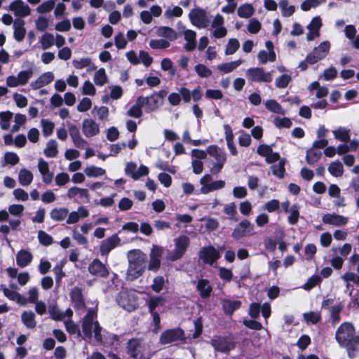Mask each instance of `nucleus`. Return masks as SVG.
<instances>
[{"mask_svg":"<svg viewBox=\"0 0 359 359\" xmlns=\"http://www.w3.org/2000/svg\"><path fill=\"white\" fill-rule=\"evenodd\" d=\"M335 338L339 346L347 350L349 356L359 351V337L356 335L352 324L343 323L337 330Z\"/></svg>","mask_w":359,"mask_h":359,"instance_id":"1","label":"nucleus"},{"mask_svg":"<svg viewBox=\"0 0 359 359\" xmlns=\"http://www.w3.org/2000/svg\"><path fill=\"white\" fill-rule=\"evenodd\" d=\"M128 268L126 278L134 280L140 277L144 271L147 256L140 250H132L128 252Z\"/></svg>","mask_w":359,"mask_h":359,"instance_id":"2","label":"nucleus"},{"mask_svg":"<svg viewBox=\"0 0 359 359\" xmlns=\"http://www.w3.org/2000/svg\"><path fill=\"white\" fill-rule=\"evenodd\" d=\"M96 318L97 311L89 309L83 319L82 330L86 337L90 338L93 333L95 339L100 342L102 341V328L100 326Z\"/></svg>","mask_w":359,"mask_h":359,"instance_id":"3","label":"nucleus"},{"mask_svg":"<svg viewBox=\"0 0 359 359\" xmlns=\"http://www.w3.org/2000/svg\"><path fill=\"white\" fill-rule=\"evenodd\" d=\"M207 153L213 158L210 172L213 175L218 174L226 162V152L216 145H210L207 148Z\"/></svg>","mask_w":359,"mask_h":359,"instance_id":"4","label":"nucleus"},{"mask_svg":"<svg viewBox=\"0 0 359 359\" xmlns=\"http://www.w3.org/2000/svg\"><path fill=\"white\" fill-rule=\"evenodd\" d=\"M166 94L167 92L165 90H161L150 95L149 96L138 97L139 102L141 101L147 113H151L157 110L163 104V99Z\"/></svg>","mask_w":359,"mask_h":359,"instance_id":"5","label":"nucleus"},{"mask_svg":"<svg viewBox=\"0 0 359 359\" xmlns=\"http://www.w3.org/2000/svg\"><path fill=\"white\" fill-rule=\"evenodd\" d=\"M118 305L128 311H133L138 307L137 292L134 290L121 291L118 297Z\"/></svg>","mask_w":359,"mask_h":359,"instance_id":"6","label":"nucleus"},{"mask_svg":"<svg viewBox=\"0 0 359 359\" xmlns=\"http://www.w3.org/2000/svg\"><path fill=\"white\" fill-rule=\"evenodd\" d=\"M248 81L256 83H271L273 80V71L267 72L263 67H252L245 72Z\"/></svg>","mask_w":359,"mask_h":359,"instance_id":"7","label":"nucleus"},{"mask_svg":"<svg viewBox=\"0 0 359 359\" xmlns=\"http://www.w3.org/2000/svg\"><path fill=\"white\" fill-rule=\"evenodd\" d=\"M174 243L175 249L169 256V259L172 261L177 260L183 257L190 245V239L187 236L181 235L174 240Z\"/></svg>","mask_w":359,"mask_h":359,"instance_id":"8","label":"nucleus"},{"mask_svg":"<svg viewBox=\"0 0 359 359\" xmlns=\"http://www.w3.org/2000/svg\"><path fill=\"white\" fill-rule=\"evenodd\" d=\"M331 47L329 41L321 42L317 47H315L311 53L307 55V59L310 65H313L320 60H323L327 55Z\"/></svg>","mask_w":359,"mask_h":359,"instance_id":"9","label":"nucleus"},{"mask_svg":"<svg viewBox=\"0 0 359 359\" xmlns=\"http://www.w3.org/2000/svg\"><path fill=\"white\" fill-rule=\"evenodd\" d=\"M189 18L191 24L198 28H205L210 23L207 13L200 8L191 10Z\"/></svg>","mask_w":359,"mask_h":359,"instance_id":"10","label":"nucleus"},{"mask_svg":"<svg viewBox=\"0 0 359 359\" xmlns=\"http://www.w3.org/2000/svg\"><path fill=\"white\" fill-rule=\"evenodd\" d=\"M33 76L32 69L20 71L17 76H8L6 78V85L10 88L26 85Z\"/></svg>","mask_w":359,"mask_h":359,"instance_id":"11","label":"nucleus"},{"mask_svg":"<svg viewBox=\"0 0 359 359\" xmlns=\"http://www.w3.org/2000/svg\"><path fill=\"white\" fill-rule=\"evenodd\" d=\"M254 233L253 225L248 220L240 222L232 232V237L236 240H239L248 235H252Z\"/></svg>","mask_w":359,"mask_h":359,"instance_id":"12","label":"nucleus"},{"mask_svg":"<svg viewBox=\"0 0 359 359\" xmlns=\"http://www.w3.org/2000/svg\"><path fill=\"white\" fill-rule=\"evenodd\" d=\"M199 257L204 263L212 265L220 257V253L213 246H208L203 248L199 252Z\"/></svg>","mask_w":359,"mask_h":359,"instance_id":"13","label":"nucleus"},{"mask_svg":"<svg viewBox=\"0 0 359 359\" xmlns=\"http://www.w3.org/2000/svg\"><path fill=\"white\" fill-rule=\"evenodd\" d=\"M182 100L185 103L190 102L191 100L198 102L202 99V91L200 87L195 88L192 91L186 87H181L179 89Z\"/></svg>","mask_w":359,"mask_h":359,"instance_id":"14","label":"nucleus"},{"mask_svg":"<svg viewBox=\"0 0 359 359\" xmlns=\"http://www.w3.org/2000/svg\"><path fill=\"white\" fill-rule=\"evenodd\" d=\"M146 346L138 339H131L128 343V353L133 358H142Z\"/></svg>","mask_w":359,"mask_h":359,"instance_id":"15","label":"nucleus"},{"mask_svg":"<svg viewBox=\"0 0 359 359\" xmlns=\"http://www.w3.org/2000/svg\"><path fill=\"white\" fill-rule=\"evenodd\" d=\"M37 168L41 175L42 182L45 184H50L53 182L54 174L50 170L48 163L43 158H40L38 161Z\"/></svg>","mask_w":359,"mask_h":359,"instance_id":"16","label":"nucleus"},{"mask_svg":"<svg viewBox=\"0 0 359 359\" xmlns=\"http://www.w3.org/2000/svg\"><path fill=\"white\" fill-rule=\"evenodd\" d=\"M163 248L161 247L154 245L150 253V259L148 269L150 271H157L161 266V259L163 255Z\"/></svg>","mask_w":359,"mask_h":359,"instance_id":"17","label":"nucleus"},{"mask_svg":"<svg viewBox=\"0 0 359 359\" xmlns=\"http://www.w3.org/2000/svg\"><path fill=\"white\" fill-rule=\"evenodd\" d=\"M212 345L216 351L224 353L230 351L235 347L233 341L225 337H216L212 339Z\"/></svg>","mask_w":359,"mask_h":359,"instance_id":"18","label":"nucleus"},{"mask_svg":"<svg viewBox=\"0 0 359 359\" xmlns=\"http://www.w3.org/2000/svg\"><path fill=\"white\" fill-rule=\"evenodd\" d=\"M82 132L86 137H92L100 132V126L91 118H86L82 122Z\"/></svg>","mask_w":359,"mask_h":359,"instance_id":"19","label":"nucleus"},{"mask_svg":"<svg viewBox=\"0 0 359 359\" xmlns=\"http://www.w3.org/2000/svg\"><path fill=\"white\" fill-rule=\"evenodd\" d=\"M322 25V20L320 16H316L311 20L307 26V29L309 31L306 34L307 41H313L320 36V29Z\"/></svg>","mask_w":359,"mask_h":359,"instance_id":"20","label":"nucleus"},{"mask_svg":"<svg viewBox=\"0 0 359 359\" xmlns=\"http://www.w3.org/2000/svg\"><path fill=\"white\" fill-rule=\"evenodd\" d=\"M121 239L117 235H112L111 236L104 240L100 245V253L102 255H107L109 252L119 245Z\"/></svg>","mask_w":359,"mask_h":359,"instance_id":"21","label":"nucleus"},{"mask_svg":"<svg viewBox=\"0 0 359 359\" xmlns=\"http://www.w3.org/2000/svg\"><path fill=\"white\" fill-rule=\"evenodd\" d=\"M10 9L14 14L20 18H24L29 15L30 8L22 0H16L12 2L10 5Z\"/></svg>","mask_w":359,"mask_h":359,"instance_id":"22","label":"nucleus"},{"mask_svg":"<svg viewBox=\"0 0 359 359\" xmlns=\"http://www.w3.org/2000/svg\"><path fill=\"white\" fill-rule=\"evenodd\" d=\"M182 33L184 36V39L187 41L184 48L187 51H192L196 47V33L195 31L191 29H186L183 27Z\"/></svg>","mask_w":359,"mask_h":359,"instance_id":"23","label":"nucleus"},{"mask_svg":"<svg viewBox=\"0 0 359 359\" xmlns=\"http://www.w3.org/2000/svg\"><path fill=\"white\" fill-rule=\"evenodd\" d=\"M89 272L94 276L106 277L109 272L106 266L98 259H94L88 266Z\"/></svg>","mask_w":359,"mask_h":359,"instance_id":"24","label":"nucleus"},{"mask_svg":"<svg viewBox=\"0 0 359 359\" xmlns=\"http://www.w3.org/2000/svg\"><path fill=\"white\" fill-rule=\"evenodd\" d=\"M54 79V74L50 72H45L41 74L36 81H32L30 86L34 90L40 89L42 87L50 83Z\"/></svg>","mask_w":359,"mask_h":359,"instance_id":"25","label":"nucleus"},{"mask_svg":"<svg viewBox=\"0 0 359 359\" xmlns=\"http://www.w3.org/2000/svg\"><path fill=\"white\" fill-rule=\"evenodd\" d=\"M69 130L75 147L79 149H85L88 142L81 137L79 128L76 126H72Z\"/></svg>","mask_w":359,"mask_h":359,"instance_id":"26","label":"nucleus"},{"mask_svg":"<svg viewBox=\"0 0 359 359\" xmlns=\"http://www.w3.org/2000/svg\"><path fill=\"white\" fill-rule=\"evenodd\" d=\"M0 289L9 299L15 301L20 305H25L27 304L26 298L15 290L7 288L3 285H1Z\"/></svg>","mask_w":359,"mask_h":359,"instance_id":"27","label":"nucleus"},{"mask_svg":"<svg viewBox=\"0 0 359 359\" xmlns=\"http://www.w3.org/2000/svg\"><path fill=\"white\" fill-rule=\"evenodd\" d=\"M13 27L14 30V39L18 42L23 41L26 34L25 21L21 19L15 20L13 22Z\"/></svg>","mask_w":359,"mask_h":359,"instance_id":"28","label":"nucleus"},{"mask_svg":"<svg viewBox=\"0 0 359 359\" xmlns=\"http://www.w3.org/2000/svg\"><path fill=\"white\" fill-rule=\"evenodd\" d=\"M182 334V330L180 329L168 330L161 334L160 340L162 344H169L179 339Z\"/></svg>","mask_w":359,"mask_h":359,"instance_id":"29","label":"nucleus"},{"mask_svg":"<svg viewBox=\"0 0 359 359\" xmlns=\"http://www.w3.org/2000/svg\"><path fill=\"white\" fill-rule=\"evenodd\" d=\"M32 253L26 250H20L16 255V264L20 268H25L32 261Z\"/></svg>","mask_w":359,"mask_h":359,"instance_id":"30","label":"nucleus"},{"mask_svg":"<svg viewBox=\"0 0 359 359\" xmlns=\"http://www.w3.org/2000/svg\"><path fill=\"white\" fill-rule=\"evenodd\" d=\"M283 208L286 212L289 213L288 222L290 224H297L299 217V208L294 204L290 206V203H284Z\"/></svg>","mask_w":359,"mask_h":359,"instance_id":"31","label":"nucleus"},{"mask_svg":"<svg viewBox=\"0 0 359 359\" xmlns=\"http://www.w3.org/2000/svg\"><path fill=\"white\" fill-rule=\"evenodd\" d=\"M323 221L325 224H330L335 226H341L347 223V218L332 214H327L323 217Z\"/></svg>","mask_w":359,"mask_h":359,"instance_id":"32","label":"nucleus"},{"mask_svg":"<svg viewBox=\"0 0 359 359\" xmlns=\"http://www.w3.org/2000/svg\"><path fill=\"white\" fill-rule=\"evenodd\" d=\"M88 216V211L83 207H80L76 211L72 212L67 218V224H75L80 219H83Z\"/></svg>","mask_w":359,"mask_h":359,"instance_id":"33","label":"nucleus"},{"mask_svg":"<svg viewBox=\"0 0 359 359\" xmlns=\"http://www.w3.org/2000/svg\"><path fill=\"white\" fill-rule=\"evenodd\" d=\"M68 197L72 199L76 198L77 199H88V191L86 189H81L76 187L70 188L67 191Z\"/></svg>","mask_w":359,"mask_h":359,"instance_id":"34","label":"nucleus"},{"mask_svg":"<svg viewBox=\"0 0 359 359\" xmlns=\"http://www.w3.org/2000/svg\"><path fill=\"white\" fill-rule=\"evenodd\" d=\"M22 323L29 329H34L36 326L35 314L32 311H24L21 315Z\"/></svg>","mask_w":359,"mask_h":359,"instance_id":"35","label":"nucleus"},{"mask_svg":"<svg viewBox=\"0 0 359 359\" xmlns=\"http://www.w3.org/2000/svg\"><path fill=\"white\" fill-rule=\"evenodd\" d=\"M156 34L158 36L167 38L169 41H175L177 39V32L169 27H160L158 28Z\"/></svg>","mask_w":359,"mask_h":359,"instance_id":"36","label":"nucleus"},{"mask_svg":"<svg viewBox=\"0 0 359 359\" xmlns=\"http://www.w3.org/2000/svg\"><path fill=\"white\" fill-rule=\"evenodd\" d=\"M197 290L199 291L201 297L207 298L210 295L212 288L208 280L201 279L198 282Z\"/></svg>","mask_w":359,"mask_h":359,"instance_id":"37","label":"nucleus"},{"mask_svg":"<svg viewBox=\"0 0 359 359\" xmlns=\"http://www.w3.org/2000/svg\"><path fill=\"white\" fill-rule=\"evenodd\" d=\"M33 178V174L30 170L25 168H22L20 170L18 180L22 186H29L32 182Z\"/></svg>","mask_w":359,"mask_h":359,"instance_id":"38","label":"nucleus"},{"mask_svg":"<svg viewBox=\"0 0 359 359\" xmlns=\"http://www.w3.org/2000/svg\"><path fill=\"white\" fill-rule=\"evenodd\" d=\"M265 107L271 112L284 115L285 114V109L283 107L275 100H267L264 102Z\"/></svg>","mask_w":359,"mask_h":359,"instance_id":"39","label":"nucleus"},{"mask_svg":"<svg viewBox=\"0 0 359 359\" xmlns=\"http://www.w3.org/2000/svg\"><path fill=\"white\" fill-rule=\"evenodd\" d=\"M241 306L239 300L225 299L222 302V306L226 313L231 315L236 310L238 309Z\"/></svg>","mask_w":359,"mask_h":359,"instance_id":"40","label":"nucleus"},{"mask_svg":"<svg viewBox=\"0 0 359 359\" xmlns=\"http://www.w3.org/2000/svg\"><path fill=\"white\" fill-rule=\"evenodd\" d=\"M72 63L74 67L78 69L89 67L88 71H93L97 69V67L94 64H92L91 60L88 57L74 60H73Z\"/></svg>","mask_w":359,"mask_h":359,"instance_id":"41","label":"nucleus"},{"mask_svg":"<svg viewBox=\"0 0 359 359\" xmlns=\"http://www.w3.org/2000/svg\"><path fill=\"white\" fill-rule=\"evenodd\" d=\"M143 105L142 104L141 101L139 102V97L136 100V103L132 105L130 109L127 111L126 114L128 116L135 118H140L142 116V109Z\"/></svg>","mask_w":359,"mask_h":359,"instance_id":"42","label":"nucleus"},{"mask_svg":"<svg viewBox=\"0 0 359 359\" xmlns=\"http://www.w3.org/2000/svg\"><path fill=\"white\" fill-rule=\"evenodd\" d=\"M44 154L48 158H55L58 154L57 142L55 140H50L44 149Z\"/></svg>","mask_w":359,"mask_h":359,"instance_id":"43","label":"nucleus"},{"mask_svg":"<svg viewBox=\"0 0 359 359\" xmlns=\"http://www.w3.org/2000/svg\"><path fill=\"white\" fill-rule=\"evenodd\" d=\"M242 62L243 60L239 59L238 60L230 62L222 63L217 65V69L220 72L227 74L236 69L238 66H240L242 64Z\"/></svg>","mask_w":359,"mask_h":359,"instance_id":"44","label":"nucleus"},{"mask_svg":"<svg viewBox=\"0 0 359 359\" xmlns=\"http://www.w3.org/2000/svg\"><path fill=\"white\" fill-rule=\"evenodd\" d=\"M255 13V8L250 4H244L240 6L237 10L238 15L242 18H249Z\"/></svg>","mask_w":359,"mask_h":359,"instance_id":"45","label":"nucleus"},{"mask_svg":"<svg viewBox=\"0 0 359 359\" xmlns=\"http://www.w3.org/2000/svg\"><path fill=\"white\" fill-rule=\"evenodd\" d=\"M54 42L55 37L53 34L48 32L43 34L39 39V43L43 50H47L51 48L54 45Z\"/></svg>","mask_w":359,"mask_h":359,"instance_id":"46","label":"nucleus"},{"mask_svg":"<svg viewBox=\"0 0 359 359\" xmlns=\"http://www.w3.org/2000/svg\"><path fill=\"white\" fill-rule=\"evenodd\" d=\"M333 135L335 139L341 142H347L350 141V130L344 127H339L333 130Z\"/></svg>","mask_w":359,"mask_h":359,"instance_id":"47","label":"nucleus"},{"mask_svg":"<svg viewBox=\"0 0 359 359\" xmlns=\"http://www.w3.org/2000/svg\"><path fill=\"white\" fill-rule=\"evenodd\" d=\"M13 115V113L10 111L0 112V127L2 130H7L9 129Z\"/></svg>","mask_w":359,"mask_h":359,"instance_id":"48","label":"nucleus"},{"mask_svg":"<svg viewBox=\"0 0 359 359\" xmlns=\"http://www.w3.org/2000/svg\"><path fill=\"white\" fill-rule=\"evenodd\" d=\"M278 4L283 17H290L295 11L294 6H289L288 0H280Z\"/></svg>","mask_w":359,"mask_h":359,"instance_id":"49","label":"nucleus"},{"mask_svg":"<svg viewBox=\"0 0 359 359\" xmlns=\"http://www.w3.org/2000/svg\"><path fill=\"white\" fill-rule=\"evenodd\" d=\"M93 81L97 86H103L108 81L106 71L104 68L99 69L94 74Z\"/></svg>","mask_w":359,"mask_h":359,"instance_id":"50","label":"nucleus"},{"mask_svg":"<svg viewBox=\"0 0 359 359\" xmlns=\"http://www.w3.org/2000/svg\"><path fill=\"white\" fill-rule=\"evenodd\" d=\"M257 58L259 60V62L261 64H266L269 61V62H274L276 59V55L275 52H267L266 50H260L258 53Z\"/></svg>","mask_w":359,"mask_h":359,"instance_id":"51","label":"nucleus"},{"mask_svg":"<svg viewBox=\"0 0 359 359\" xmlns=\"http://www.w3.org/2000/svg\"><path fill=\"white\" fill-rule=\"evenodd\" d=\"M328 171L334 177L341 176L344 172L342 163L339 161L332 162L328 167Z\"/></svg>","mask_w":359,"mask_h":359,"instance_id":"52","label":"nucleus"},{"mask_svg":"<svg viewBox=\"0 0 359 359\" xmlns=\"http://www.w3.org/2000/svg\"><path fill=\"white\" fill-rule=\"evenodd\" d=\"M321 156L322 153L320 151L316 150L312 147L306 151V162L309 164H313L320 158Z\"/></svg>","mask_w":359,"mask_h":359,"instance_id":"53","label":"nucleus"},{"mask_svg":"<svg viewBox=\"0 0 359 359\" xmlns=\"http://www.w3.org/2000/svg\"><path fill=\"white\" fill-rule=\"evenodd\" d=\"M85 174L89 177H97L105 174V170L102 168L90 165L84 170Z\"/></svg>","mask_w":359,"mask_h":359,"instance_id":"54","label":"nucleus"},{"mask_svg":"<svg viewBox=\"0 0 359 359\" xmlns=\"http://www.w3.org/2000/svg\"><path fill=\"white\" fill-rule=\"evenodd\" d=\"M41 126L42 127V132L44 137H47L53 134L55 128L53 122L48 119H41Z\"/></svg>","mask_w":359,"mask_h":359,"instance_id":"55","label":"nucleus"},{"mask_svg":"<svg viewBox=\"0 0 359 359\" xmlns=\"http://www.w3.org/2000/svg\"><path fill=\"white\" fill-rule=\"evenodd\" d=\"M194 70L200 78H208L212 74V70L203 64H197Z\"/></svg>","mask_w":359,"mask_h":359,"instance_id":"56","label":"nucleus"},{"mask_svg":"<svg viewBox=\"0 0 359 359\" xmlns=\"http://www.w3.org/2000/svg\"><path fill=\"white\" fill-rule=\"evenodd\" d=\"M165 302V299L161 296L151 297L148 302L149 311L153 313L157 307L163 306Z\"/></svg>","mask_w":359,"mask_h":359,"instance_id":"57","label":"nucleus"},{"mask_svg":"<svg viewBox=\"0 0 359 359\" xmlns=\"http://www.w3.org/2000/svg\"><path fill=\"white\" fill-rule=\"evenodd\" d=\"M326 0H304L300 7L303 11H309L311 8H316L320 4L325 3Z\"/></svg>","mask_w":359,"mask_h":359,"instance_id":"58","label":"nucleus"},{"mask_svg":"<svg viewBox=\"0 0 359 359\" xmlns=\"http://www.w3.org/2000/svg\"><path fill=\"white\" fill-rule=\"evenodd\" d=\"M292 81V76L288 74H283L276 78L275 81V86L278 88H285Z\"/></svg>","mask_w":359,"mask_h":359,"instance_id":"59","label":"nucleus"},{"mask_svg":"<svg viewBox=\"0 0 359 359\" xmlns=\"http://www.w3.org/2000/svg\"><path fill=\"white\" fill-rule=\"evenodd\" d=\"M170 46V41L163 39H151L149 41V46L152 49H165Z\"/></svg>","mask_w":359,"mask_h":359,"instance_id":"60","label":"nucleus"},{"mask_svg":"<svg viewBox=\"0 0 359 359\" xmlns=\"http://www.w3.org/2000/svg\"><path fill=\"white\" fill-rule=\"evenodd\" d=\"M71 299L79 309L83 308L84 306L83 299L81 291L79 289H74L71 292Z\"/></svg>","mask_w":359,"mask_h":359,"instance_id":"61","label":"nucleus"},{"mask_svg":"<svg viewBox=\"0 0 359 359\" xmlns=\"http://www.w3.org/2000/svg\"><path fill=\"white\" fill-rule=\"evenodd\" d=\"M225 182L224 180H217L212 182L208 187L205 188H201V191L203 194H208L210 191L221 189L225 187Z\"/></svg>","mask_w":359,"mask_h":359,"instance_id":"62","label":"nucleus"},{"mask_svg":"<svg viewBox=\"0 0 359 359\" xmlns=\"http://www.w3.org/2000/svg\"><path fill=\"white\" fill-rule=\"evenodd\" d=\"M239 47L240 43L238 40L236 39H231L229 40L226 44L225 54L227 55H232L237 51Z\"/></svg>","mask_w":359,"mask_h":359,"instance_id":"63","label":"nucleus"},{"mask_svg":"<svg viewBox=\"0 0 359 359\" xmlns=\"http://www.w3.org/2000/svg\"><path fill=\"white\" fill-rule=\"evenodd\" d=\"M273 124L278 128H289L292 126V121L289 118L287 117H279L277 116L273 119Z\"/></svg>","mask_w":359,"mask_h":359,"instance_id":"64","label":"nucleus"}]
</instances>
